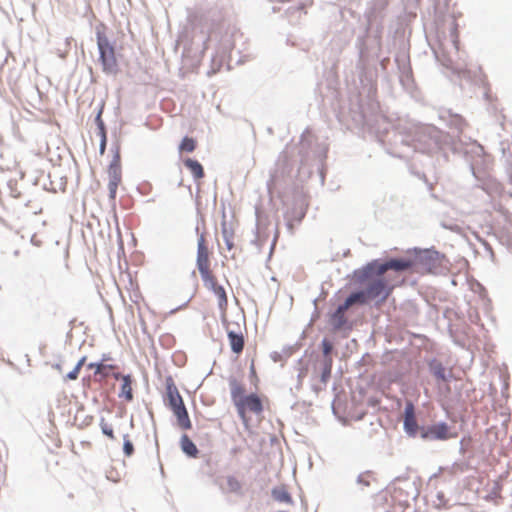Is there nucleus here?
<instances>
[{
    "label": "nucleus",
    "mask_w": 512,
    "mask_h": 512,
    "mask_svg": "<svg viewBox=\"0 0 512 512\" xmlns=\"http://www.w3.org/2000/svg\"><path fill=\"white\" fill-rule=\"evenodd\" d=\"M404 264L397 263L395 259H390L384 263L373 260L363 268L355 272L357 280L365 285V292L370 299H379V303H384L392 294L394 288L403 283L397 275L387 274L389 270L395 272L403 271Z\"/></svg>",
    "instance_id": "nucleus-1"
},
{
    "label": "nucleus",
    "mask_w": 512,
    "mask_h": 512,
    "mask_svg": "<svg viewBox=\"0 0 512 512\" xmlns=\"http://www.w3.org/2000/svg\"><path fill=\"white\" fill-rule=\"evenodd\" d=\"M229 386L231 399L237 410L238 416L242 420L244 426L248 427L250 422L248 413L260 415L264 410L262 400L255 393L245 395V387L236 379H231Z\"/></svg>",
    "instance_id": "nucleus-2"
},
{
    "label": "nucleus",
    "mask_w": 512,
    "mask_h": 512,
    "mask_svg": "<svg viewBox=\"0 0 512 512\" xmlns=\"http://www.w3.org/2000/svg\"><path fill=\"white\" fill-rule=\"evenodd\" d=\"M397 263L404 264V270H412L415 273H438L444 266L445 257L434 250L416 252L412 257L395 259Z\"/></svg>",
    "instance_id": "nucleus-3"
},
{
    "label": "nucleus",
    "mask_w": 512,
    "mask_h": 512,
    "mask_svg": "<svg viewBox=\"0 0 512 512\" xmlns=\"http://www.w3.org/2000/svg\"><path fill=\"white\" fill-rule=\"evenodd\" d=\"M165 390L164 401L176 417L178 427L182 430H190L192 428V422L190 420L183 398L180 395L172 377L166 378Z\"/></svg>",
    "instance_id": "nucleus-4"
},
{
    "label": "nucleus",
    "mask_w": 512,
    "mask_h": 512,
    "mask_svg": "<svg viewBox=\"0 0 512 512\" xmlns=\"http://www.w3.org/2000/svg\"><path fill=\"white\" fill-rule=\"evenodd\" d=\"M204 287L211 291L217 298V303L222 317L226 316L228 309V297L225 288L218 283L217 277L214 272L200 275Z\"/></svg>",
    "instance_id": "nucleus-5"
},
{
    "label": "nucleus",
    "mask_w": 512,
    "mask_h": 512,
    "mask_svg": "<svg viewBox=\"0 0 512 512\" xmlns=\"http://www.w3.org/2000/svg\"><path fill=\"white\" fill-rule=\"evenodd\" d=\"M97 45L100 53V60L105 72H115L117 69V60L114 47L110 44L104 34L97 35Z\"/></svg>",
    "instance_id": "nucleus-6"
},
{
    "label": "nucleus",
    "mask_w": 512,
    "mask_h": 512,
    "mask_svg": "<svg viewBox=\"0 0 512 512\" xmlns=\"http://www.w3.org/2000/svg\"><path fill=\"white\" fill-rule=\"evenodd\" d=\"M210 254L206 235L205 233H201L198 237L196 257V265L200 275L208 274V272L213 271L211 268Z\"/></svg>",
    "instance_id": "nucleus-7"
},
{
    "label": "nucleus",
    "mask_w": 512,
    "mask_h": 512,
    "mask_svg": "<svg viewBox=\"0 0 512 512\" xmlns=\"http://www.w3.org/2000/svg\"><path fill=\"white\" fill-rule=\"evenodd\" d=\"M421 437L428 440H447L454 437V435L450 433L446 423H438L423 431Z\"/></svg>",
    "instance_id": "nucleus-8"
},
{
    "label": "nucleus",
    "mask_w": 512,
    "mask_h": 512,
    "mask_svg": "<svg viewBox=\"0 0 512 512\" xmlns=\"http://www.w3.org/2000/svg\"><path fill=\"white\" fill-rule=\"evenodd\" d=\"M227 336L231 350L237 355L240 354L243 351L245 344L242 331L240 329L236 331L227 327Z\"/></svg>",
    "instance_id": "nucleus-9"
},
{
    "label": "nucleus",
    "mask_w": 512,
    "mask_h": 512,
    "mask_svg": "<svg viewBox=\"0 0 512 512\" xmlns=\"http://www.w3.org/2000/svg\"><path fill=\"white\" fill-rule=\"evenodd\" d=\"M404 428H405L406 432L411 436L416 435L417 430H418V424H417V420L415 417L414 406L411 403L407 404L405 407Z\"/></svg>",
    "instance_id": "nucleus-10"
},
{
    "label": "nucleus",
    "mask_w": 512,
    "mask_h": 512,
    "mask_svg": "<svg viewBox=\"0 0 512 512\" xmlns=\"http://www.w3.org/2000/svg\"><path fill=\"white\" fill-rule=\"evenodd\" d=\"M108 176H109V181H114V182L122 181L121 158H120V154L118 151L113 156V159L109 165Z\"/></svg>",
    "instance_id": "nucleus-11"
},
{
    "label": "nucleus",
    "mask_w": 512,
    "mask_h": 512,
    "mask_svg": "<svg viewBox=\"0 0 512 512\" xmlns=\"http://www.w3.org/2000/svg\"><path fill=\"white\" fill-rule=\"evenodd\" d=\"M370 301L365 290L351 293L344 301V308H350L355 304L365 305Z\"/></svg>",
    "instance_id": "nucleus-12"
},
{
    "label": "nucleus",
    "mask_w": 512,
    "mask_h": 512,
    "mask_svg": "<svg viewBox=\"0 0 512 512\" xmlns=\"http://www.w3.org/2000/svg\"><path fill=\"white\" fill-rule=\"evenodd\" d=\"M121 381L122 384L119 397L124 398L127 402H131L133 400V378L131 375H124L123 377H121Z\"/></svg>",
    "instance_id": "nucleus-13"
},
{
    "label": "nucleus",
    "mask_w": 512,
    "mask_h": 512,
    "mask_svg": "<svg viewBox=\"0 0 512 512\" xmlns=\"http://www.w3.org/2000/svg\"><path fill=\"white\" fill-rule=\"evenodd\" d=\"M185 167L191 172L192 176L195 180H200L204 177V169L203 166L194 159L186 158L183 160Z\"/></svg>",
    "instance_id": "nucleus-14"
},
{
    "label": "nucleus",
    "mask_w": 512,
    "mask_h": 512,
    "mask_svg": "<svg viewBox=\"0 0 512 512\" xmlns=\"http://www.w3.org/2000/svg\"><path fill=\"white\" fill-rule=\"evenodd\" d=\"M180 447L182 451L189 457L196 458L198 456L199 451L187 434H183L181 436Z\"/></svg>",
    "instance_id": "nucleus-15"
},
{
    "label": "nucleus",
    "mask_w": 512,
    "mask_h": 512,
    "mask_svg": "<svg viewBox=\"0 0 512 512\" xmlns=\"http://www.w3.org/2000/svg\"><path fill=\"white\" fill-rule=\"evenodd\" d=\"M217 34H221L220 49L224 52L232 51L235 47L233 32L225 30L223 33L219 31Z\"/></svg>",
    "instance_id": "nucleus-16"
},
{
    "label": "nucleus",
    "mask_w": 512,
    "mask_h": 512,
    "mask_svg": "<svg viewBox=\"0 0 512 512\" xmlns=\"http://www.w3.org/2000/svg\"><path fill=\"white\" fill-rule=\"evenodd\" d=\"M349 308H344V303L339 305L331 316V322L335 328L339 329L346 323L345 312Z\"/></svg>",
    "instance_id": "nucleus-17"
},
{
    "label": "nucleus",
    "mask_w": 512,
    "mask_h": 512,
    "mask_svg": "<svg viewBox=\"0 0 512 512\" xmlns=\"http://www.w3.org/2000/svg\"><path fill=\"white\" fill-rule=\"evenodd\" d=\"M197 147V141L192 137H184L179 145V152L192 153Z\"/></svg>",
    "instance_id": "nucleus-18"
},
{
    "label": "nucleus",
    "mask_w": 512,
    "mask_h": 512,
    "mask_svg": "<svg viewBox=\"0 0 512 512\" xmlns=\"http://www.w3.org/2000/svg\"><path fill=\"white\" fill-rule=\"evenodd\" d=\"M273 497L279 501L284 503H291L292 498L291 495L288 493L286 489H274L273 490Z\"/></svg>",
    "instance_id": "nucleus-19"
},
{
    "label": "nucleus",
    "mask_w": 512,
    "mask_h": 512,
    "mask_svg": "<svg viewBox=\"0 0 512 512\" xmlns=\"http://www.w3.org/2000/svg\"><path fill=\"white\" fill-rule=\"evenodd\" d=\"M226 489L230 492H238L241 489V483L234 476H229L226 479Z\"/></svg>",
    "instance_id": "nucleus-20"
},
{
    "label": "nucleus",
    "mask_w": 512,
    "mask_h": 512,
    "mask_svg": "<svg viewBox=\"0 0 512 512\" xmlns=\"http://www.w3.org/2000/svg\"><path fill=\"white\" fill-rule=\"evenodd\" d=\"M432 373L436 379L441 380V381L446 380L445 368L441 364L434 365L432 367Z\"/></svg>",
    "instance_id": "nucleus-21"
},
{
    "label": "nucleus",
    "mask_w": 512,
    "mask_h": 512,
    "mask_svg": "<svg viewBox=\"0 0 512 512\" xmlns=\"http://www.w3.org/2000/svg\"><path fill=\"white\" fill-rule=\"evenodd\" d=\"M123 451L127 457L132 456V454L134 453V446L133 443L130 441L128 435L124 436Z\"/></svg>",
    "instance_id": "nucleus-22"
},
{
    "label": "nucleus",
    "mask_w": 512,
    "mask_h": 512,
    "mask_svg": "<svg viewBox=\"0 0 512 512\" xmlns=\"http://www.w3.org/2000/svg\"><path fill=\"white\" fill-rule=\"evenodd\" d=\"M100 426L103 434H105L111 439H114V431L110 424H108L104 419H102L100 422Z\"/></svg>",
    "instance_id": "nucleus-23"
},
{
    "label": "nucleus",
    "mask_w": 512,
    "mask_h": 512,
    "mask_svg": "<svg viewBox=\"0 0 512 512\" xmlns=\"http://www.w3.org/2000/svg\"><path fill=\"white\" fill-rule=\"evenodd\" d=\"M114 369H116L115 365L104 363V368L102 369V371L100 373H98V376H99L98 380L102 381V380L106 379L109 376V371L114 370Z\"/></svg>",
    "instance_id": "nucleus-24"
},
{
    "label": "nucleus",
    "mask_w": 512,
    "mask_h": 512,
    "mask_svg": "<svg viewBox=\"0 0 512 512\" xmlns=\"http://www.w3.org/2000/svg\"><path fill=\"white\" fill-rule=\"evenodd\" d=\"M222 234H223L224 242L226 244L227 249L231 250L234 246L232 234L230 232H228V230L225 228L223 229Z\"/></svg>",
    "instance_id": "nucleus-25"
},
{
    "label": "nucleus",
    "mask_w": 512,
    "mask_h": 512,
    "mask_svg": "<svg viewBox=\"0 0 512 512\" xmlns=\"http://www.w3.org/2000/svg\"><path fill=\"white\" fill-rule=\"evenodd\" d=\"M120 183L121 182L109 181L108 190H109L110 199L115 200L116 194H117V189H118V186L120 185Z\"/></svg>",
    "instance_id": "nucleus-26"
},
{
    "label": "nucleus",
    "mask_w": 512,
    "mask_h": 512,
    "mask_svg": "<svg viewBox=\"0 0 512 512\" xmlns=\"http://www.w3.org/2000/svg\"><path fill=\"white\" fill-rule=\"evenodd\" d=\"M99 129H100V135H101L100 153L103 154L105 152L107 138H106V132H105V129H104V126L102 123L100 124Z\"/></svg>",
    "instance_id": "nucleus-27"
},
{
    "label": "nucleus",
    "mask_w": 512,
    "mask_h": 512,
    "mask_svg": "<svg viewBox=\"0 0 512 512\" xmlns=\"http://www.w3.org/2000/svg\"><path fill=\"white\" fill-rule=\"evenodd\" d=\"M87 367H88V369L94 370V376L97 378L98 373H100L102 371V369L104 368V363L103 362H99V363L92 362V363H89Z\"/></svg>",
    "instance_id": "nucleus-28"
},
{
    "label": "nucleus",
    "mask_w": 512,
    "mask_h": 512,
    "mask_svg": "<svg viewBox=\"0 0 512 512\" xmlns=\"http://www.w3.org/2000/svg\"><path fill=\"white\" fill-rule=\"evenodd\" d=\"M80 371L81 370L79 369V366H75L74 369L64 377V381L76 380L79 376Z\"/></svg>",
    "instance_id": "nucleus-29"
},
{
    "label": "nucleus",
    "mask_w": 512,
    "mask_h": 512,
    "mask_svg": "<svg viewBox=\"0 0 512 512\" xmlns=\"http://www.w3.org/2000/svg\"><path fill=\"white\" fill-rule=\"evenodd\" d=\"M322 349H323L324 355L328 356L333 349V345L330 341H328L327 339H324L322 341Z\"/></svg>",
    "instance_id": "nucleus-30"
},
{
    "label": "nucleus",
    "mask_w": 512,
    "mask_h": 512,
    "mask_svg": "<svg viewBox=\"0 0 512 512\" xmlns=\"http://www.w3.org/2000/svg\"><path fill=\"white\" fill-rule=\"evenodd\" d=\"M401 492H402V488L394 486L393 487V491H392V495L394 497H397V495L400 494Z\"/></svg>",
    "instance_id": "nucleus-31"
},
{
    "label": "nucleus",
    "mask_w": 512,
    "mask_h": 512,
    "mask_svg": "<svg viewBox=\"0 0 512 512\" xmlns=\"http://www.w3.org/2000/svg\"><path fill=\"white\" fill-rule=\"evenodd\" d=\"M85 361H86V356H83L76 364V366H79V369L81 370V368L83 367V365L85 364Z\"/></svg>",
    "instance_id": "nucleus-32"
},
{
    "label": "nucleus",
    "mask_w": 512,
    "mask_h": 512,
    "mask_svg": "<svg viewBox=\"0 0 512 512\" xmlns=\"http://www.w3.org/2000/svg\"><path fill=\"white\" fill-rule=\"evenodd\" d=\"M331 359H328L327 367H326V373L329 375L331 371Z\"/></svg>",
    "instance_id": "nucleus-33"
},
{
    "label": "nucleus",
    "mask_w": 512,
    "mask_h": 512,
    "mask_svg": "<svg viewBox=\"0 0 512 512\" xmlns=\"http://www.w3.org/2000/svg\"><path fill=\"white\" fill-rule=\"evenodd\" d=\"M111 359L110 355L109 354H104L102 356V361L103 363H105L106 361H109Z\"/></svg>",
    "instance_id": "nucleus-34"
},
{
    "label": "nucleus",
    "mask_w": 512,
    "mask_h": 512,
    "mask_svg": "<svg viewBox=\"0 0 512 512\" xmlns=\"http://www.w3.org/2000/svg\"><path fill=\"white\" fill-rule=\"evenodd\" d=\"M123 376H124V375H121L120 373H114V374H113V377H114L115 379H117V380H118V379H120V380H121V377H123Z\"/></svg>",
    "instance_id": "nucleus-35"
},
{
    "label": "nucleus",
    "mask_w": 512,
    "mask_h": 512,
    "mask_svg": "<svg viewBox=\"0 0 512 512\" xmlns=\"http://www.w3.org/2000/svg\"><path fill=\"white\" fill-rule=\"evenodd\" d=\"M55 368H56L58 371H60V372L62 371V368H61V366H60L59 364L55 365Z\"/></svg>",
    "instance_id": "nucleus-36"
},
{
    "label": "nucleus",
    "mask_w": 512,
    "mask_h": 512,
    "mask_svg": "<svg viewBox=\"0 0 512 512\" xmlns=\"http://www.w3.org/2000/svg\"><path fill=\"white\" fill-rule=\"evenodd\" d=\"M363 483H364L365 485H369V482H368V481H366V480H363Z\"/></svg>",
    "instance_id": "nucleus-37"
}]
</instances>
